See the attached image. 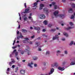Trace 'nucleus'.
I'll use <instances>...</instances> for the list:
<instances>
[{
    "mask_svg": "<svg viewBox=\"0 0 75 75\" xmlns=\"http://www.w3.org/2000/svg\"><path fill=\"white\" fill-rule=\"evenodd\" d=\"M16 47H17V46L12 47V48H13V49H14V48H16Z\"/></svg>",
    "mask_w": 75,
    "mask_h": 75,
    "instance_id": "09e8293b",
    "label": "nucleus"
},
{
    "mask_svg": "<svg viewBox=\"0 0 75 75\" xmlns=\"http://www.w3.org/2000/svg\"><path fill=\"white\" fill-rule=\"evenodd\" d=\"M17 43H19V41L17 40Z\"/></svg>",
    "mask_w": 75,
    "mask_h": 75,
    "instance_id": "69168bd1",
    "label": "nucleus"
},
{
    "mask_svg": "<svg viewBox=\"0 0 75 75\" xmlns=\"http://www.w3.org/2000/svg\"><path fill=\"white\" fill-rule=\"evenodd\" d=\"M14 67H15V65H13L12 66V68H14Z\"/></svg>",
    "mask_w": 75,
    "mask_h": 75,
    "instance_id": "3c124183",
    "label": "nucleus"
},
{
    "mask_svg": "<svg viewBox=\"0 0 75 75\" xmlns=\"http://www.w3.org/2000/svg\"><path fill=\"white\" fill-rule=\"evenodd\" d=\"M65 0H62V1L64 3V2H65Z\"/></svg>",
    "mask_w": 75,
    "mask_h": 75,
    "instance_id": "864d4df0",
    "label": "nucleus"
},
{
    "mask_svg": "<svg viewBox=\"0 0 75 75\" xmlns=\"http://www.w3.org/2000/svg\"><path fill=\"white\" fill-rule=\"evenodd\" d=\"M20 36H19V37H20V38H23V35H22V34H20Z\"/></svg>",
    "mask_w": 75,
    "mask_h": 75,
    "instance_id": "473e14b6",
    "label": "nucleus"
},
{
    "mask_svg": "<svg viewBox=\"0 0 75 75\" xmlns=\"http://www.w3.org/2000/svg\"><path fill=\"white\" fill-rule=\"evenodd\" d=\"M16 50H13V52L12 53V55H13L14 54V53L15 52H16Z\"/></svg>",
    "mask_w": 75,
    "mask_h": 75,
    "instance_id": "b1692460",
    "label": "nucleus"
},
{
    "mask_svg": "<svg viewBox=\"0 0 75 75\" xmlns=\"http://www.w3.org/2000/svg\"><path fill=\"white\" fill-rule=\"evenodd\" d=\"M71 6L73 8H75V4H74V3H72L71 4Z\"/></svg>",
    "mask_w": 75,
    "mask_h": 75,
    "instance_id": "412c9836",
    "label": "nucleus"
},
{
    "mask_svg": "<svg viewBox=\"0 0 75 75\" xmlns=\"http://www.w3.org/2000/svg\"><path fill=\"white\" fill-rule=\"evenodd\" d=\"M71 65H75V62L74 61L72 62L71 64Z\"/></svg>",
    "mask_w": 75,
    "mask_h": 75,
    "instance_id": "6ab92c4d",
    "label": "nucleus"
},
{
    "mask_svg": "<svg viewBox=\"0 0 75 75\" xmlns=\"http://www.w3.org/2000/svg\"><path fill=\"white\" fill-rule=\"evenodd\" d=\"M20 36L19 37H18V36L17 37V39H16L17 40H20Z\"/></svg>",
    "mask_w": 75,
    "mask_h": 75,
    "instance_id": "4c0bfd02",
    "label": "nucleus"
},
{
    "mask_svg": "<svg viewBox=\"0 0 75 75\" xmlns=\"http://www.w3.org/2000/svg\"><path fill=\"white\" fill-rule=\"evenodd\" d=\"M30 16L28 18L30 19H31L32 20V22H33V18H31V16H32V14L31 13H30Z\"/></svg>",
    "mask_w": 75,
    "mask_h": 75,
    "instance_id": "f3484780",
    "label": "nucleus"
},
{
    "mask_svg": "<svg viewBox=\"0 0 75 75\" xmlns=\"http://www.w3.org/2000/svg\"><path fill=\"white\" fill-rule=\"evenodd\" d=\"M74 28V27H69L67 29V30H70V29H72V28Z\"/></svg>",
    "mask_w": 75,
    "mask_h": 75,
    "instance_id": "393cba45",
    "label": "nucleus"
},
{
    "mask_svg": "<svg viewBox=\"0 0 75 75\" xmlns=\"http://www.w3.org/2000/svg\"><path fill=\"white\" fill-rule=\"evenodd\" d=\"M58 38H59V36L58 35H55V37H54L53 38V40H55V39H57L58 40Z\"/></svg>",
    "mask_w": 75,
    "mask_h": 75,
    "instance_id": "7ed1b4c3",
    "label": "nucleus"
},
{
    "mask_svg": "<svg viewBox=\"0 0 75 75\" xmlns=\"http://www.w3.org/2000/svg\"><path fill=\"white\" fill-rule=\"evenodd\" d=\"M44 7V5L42 4H41L40 5V8H39L40 10H42V8Z\"/></svg>",
    "mask_w": 75,
    "mask_h": 75,
    "instance_id": "39448f33",
    "label": "nucleus"
},
{
    "mask_svg": "<svg viewBox=\"0 0 75 75\" xmlns=\"http://www.w3.org/2000/svg\"><path fill=\"white\" fill-rule=\"evenodd\" d=\"M29 44H33V42H30Z\"/></svg>",
    "mask_w": 75,
    "mask_h": 75,
    "instance_id": "5fc2aeb1",
    "label": "nucleus"
},
{
    "mask_svg": "<svg viewBox=\"0 0 75 75\" xmlns=\"http://www.w3.org/2000/svg\"><path fill=\"white\" fill-rule=\"evenodd\" d=\"M30 52H29L28 53V55H30Z\"/></svg>",
    "mask_w": 75,
    "mask_h": 75,
    "instance_id": "4d7b16f0",
    "label": "nucleus"
},
{
    "mask_svg": "<svg viewBox=\"0 0 75 75\" xmlns=\"http://www.w3.org/2000/svg\"><path fill=\"white\" fill-rule=\"evenodd\" d=\"M69 24L71 25H74V23L72 22H70L69 23Z\"/></svg>",
    "mask_w": 75,
    "mask_h": 75,
    "instance_id": "7c9ffc66",
    "label": "nucleus"
},
{
    "mask_svg": "<svg viewBox=\"0 0 75 75\" xmlns=\"http://www.w3.org/2000/svg\"><path fill=\"white\" fill-rule=\"evenodd\" d=\"M72 8H70L68 11L69 13H72Z\"/></svg>",
    "mask_w": 75,
    "mask_h": 75,
    "instance_id": "dca6fc26",
    "label": "nucleus"
},
{
    "mask_svg": "<svg viewBox=\"0 0 75 75\" xmlns=\"http://www.w3.org/2000/svg\"><path fill=\"white\" fill-rule=\"evenodd\" d=\"M18 28V29H20V25H19V26Z\"/></svg>",
    "mask_w": 75,
    "mask_h": 75,
    "instance_id": "49530a36",
    "label": "nucleus"
},
{
    "mask_svg": "<svg viewBox=\"0 0 75 75\" xmlns=\"http://www.w3.org/2000/svg\"><path fill=\"white\" fill-rule=\"evenodd\" d=\"M43 23L45 24V25H47L48 23V21L46 20L45 21L43 22Z\"/></svg>",
    "mask_w": 75,
    "mask_h": 75,
    "instance_id": "a211bd4d",
    "label": "nucleus"
},
{
    "mask_svg": "<svg viewBox=\"0 0 75 75\" xmlns=\"http://www.w3.org/2000/svg\"><path fill=\"white\" fill-rule=\"evenodd\" d=\"M74 44V42L73 41H71V42L70 44H69V45L71 46L72 44Z\"/></svg>",
    "mask_w": 75,
    "mask_h": 75,
    "instance_id": "5701e85b",
    "label": "nucleus"
},
{
    "mask_svg": "<svg viewBox=\"0 0 75 75\" xmlns=\"http://www.w3.org/2000/svg\"><path fill=\"white\" fill-rule=\"evenodd\" d=\"M40 39H41V38H40V37H39L38 38V40H40Z\"/></svg>",
    "mask_w": 75,
    "mask_h": 75,
    "instance_id": "680f3d73",
    "label": "nucleus"
},
{
    "mask_svg": "<svg viewBox=\"0 0 75 75\" xmlns=\"http://www.w3.org/2000/svg\"><path fill=\"white\" fill-rule=\"evenodd\" d=\"M20 72L21 74H23V75L25 74V70H21Z\"/></svg>",
    "mask_w": 75,
    "mask_h": 75,
    "instance_id": "6e6552de",
    "label": "nucleus"
},
{
    "mask_svg": "<svg viewBox=\"0 0 75 75\" xmlns=\"http://www.w3.org/2000/svg\"><path fill=\"white\" fill-rule=\"evenodd\" d=\"M74 16L73 15H72L71 17V19H74Z\"/></svg>",
    "mask_w": 75,
    "mask_h": 75,
    "instance_id": "c9c22d12",
    "label": "nucleus"
},
{
    "mask_svg": "<svg viewBox=\"0 0 75 75\" xmlns=\"http://www.w3.org/2000/svg\"><path fill=\"white\" fill-rule=\"evenodd\" d=\"M22 32H23V33H25V32H27V30L24 29H23L22 30Z\"/></svg>",
    "mask_w": 75,
    "mask_h": 75,
    "instance_id": "4be33fe9",
    "label": "nucleus"
},
{
    "mask_svg": "<svg viewBox=\"0 0 75 75\" xmlns=\"http://www.w3.org/2000/svg\"><path fill=\"white\" fill-rule=\"evenodd\" d=\"M25 40L23 41V42L24 43H25V42H25V41L28 40H29V39L27 38H25Z\"/></svg>",
    "mask_w": 75,
    "mask_h": 75,
    "instance_id": "2eb2a0df",
    "label": "nucleus"
},
{
    "mask_svg": "<svg viewBox=\"0 0 75 75\" xmlns=\"http://www.w3.org/2000/svg\"><path fill=\"white\" fill-rule=\"evenodd\" d=\"M25 51L26 52H27V51H28V50L27 49H25Z\"/></svg>",
    "mask_w": 75,
    "mask_h": 75,
    "instance_id": "13d9d810",
    "label": "nucleus"
},
{
    "mask_svg": "<svg viewBox=\"0 0 75 75\" xmlns=\"http://www.w3.org/2000/svg\"><path fill=\"white\" fill-rule=\"evenodd\" d=\"M34 29L36 30H40V28H39L38 27H34Z\"/></svg>",
    "mask_w": 75,
    "mask_h": 75,
    "instance_id": "ddd939ff",
    "label": "nucleus"
},
{
    "mask_svg": "<svg viewBox=\"0 0 75 75\" xmlns=\"http://www.w3.org/2000/svg\"><path fill=\"white\" fill-rule=\"evenodd\" d=\"M11 62L9 63V65H11V64H13V63H14L15 62V61L14 59H11Z\"/></svg>",
    "mask_w": 75,
    "mask_h": 75,
    "instance_id": "0eeeda50",
    "label": "nucleus"
},
{
    "mask_svg": "<svg viewBox=\"0 0 75 75\" xmlns=\"http://www.w3.org/2000/svg\"><path fill=\"white\" fill-rule=\"evenodd\" d=\"M18 14L19 15V16H20V20H21V15H20V13H18Z\"/></svg>",
    "mask_w": 75,
    "mask_h": 75,
    "instance_id": "f704fd0d",
    "label": "nucleus"
},
{
    "mask_svg": "<svg viewBox=\"0 0 75 75\" xmlns=\"http://www.w3.org/2000/svg\"><path fill=\"white\" fill-rule=\"evenodd\" d=\"M16 71H18V67H16Z\"/></svg>",
    "mask_w": 75,
    "mask_h": 75,
    "instance_id": "8fccbe9b",
    "label": "nucleus"
},
{
    "mask_svg": "<svg viewBox=\"0 0 75 75\" xmlns=\"http://www.w3.org/2000/svg\"><path fill=\"white\" fill-rule=\"evenodd\" d=\"M45 31H46L45 29H43L42 31H43V32H45Z\"/></svg>",
    "mask_w": 75,
    "mask_h": 75,
    "instance_id": "de8ad7c7",
    "label": "nucleus"
},
{
    "mask_svg": "<svg viewBox=\"0 0 75 75\" xmlns=\"http://www.w3.org/2000/svg\"><path fill=\"white\" fill-rule=\"evenodd\" d=\"M10 71V69L9 68H8L7 71Z\"/></svg>",
    "mask_w": 75,
    "mask_h": 75,
    "instance_id": "603ef678",
    "label": "nucleus"
},
{
    "mask_svg": "<svg viewBox=\"0 0 75 75\" xmlns=\"http://www.w3.org/2000/svg\"><path fill=\"white\" fill-rule=\"evenodd\" d=\"M18 47H20V45H18Z\"/></svg>",
    "mask_w": 75,
    "mask_h": 75,
    "instance_id": "e2e57ef3",
    "label": "nucleus"
},
{
    "mask_svg": "<svg viewBox=\"0 0 75 75\" xmlns=\"http://www.w3.org/2000/svg\"><path fill=\"white\" fill-rule=\"evenodd\" d=\"M52 26V24H49V25H48V26L49 27H51Z\"/></svg>",
    "mask_w": 75,
    "mask_h": 75,
    "instance_id": "a19ab883",
    "label": "nucleus"
},
{
    "mask_svg": "<svg viewBox=\"0 0 75 75\" xmlns=\"http://www.w3.org/2000/svg\"><path fill=\"white\" fill-rule=\"evenodd\" d=\"M33 62H31L30 64L29 63L28 64V66H29V67H30V68H33V66H31V65H33Z\"/></svg>",
    "mask_w": 75,
    "mask_h": 75,
    "instance_id": "f8f14e48",
    "label": "nucleus"
},
{
    "mask_svg": "<svg viewBox=\"0 0 75 75\" xmlns=\"http://www.w3.org/2000/svg\"><path fill=\"white\" fill-rule=\"evenodd\" d=\"M49 54H50V52L48 51H47L46 52V54L48 55Z\"/></svg>",
    "mask_w": 75,
    "mask_h": 75,
    "instance_id": "cd10ccee",
    "label": "nucleus"
},
{
    "mask_svg": "<svg viewBox=\"0 0 75 75\" xmlns=\"http://www.w3.org/2000/svg\"><path fill=\"white\" fill-rule=\"evenodd\" d=\"M40 18H45V15H44L42 14L40 16Z\"/></svg>",
    "mask_w": 75,
    "mask_h": 75,
    "instance_id": "1a4fd4ad",
    "label": "nucleus"
},
{
    "mask_svg": "<svg viewBox=\"0 0 75 75\" xmlns=\"http://www.w3.org/2000/svg\"><path fill=\"white\" fill-rule=\"evenodd\" d=\"M19 31H17L16 32L17 36H18V34H19Z\"/></svg>",
    "mask_w": 75,
    "mask_h": 75,
    "instance_id": "e433bc0d",
    "label": "nucleus"
},
{
    "mask_svg": "<svg viewBox=\"0 0 75 75\" xmlns=\"http://www.w3.org/2000/svg\"><path fill=\"white\" fill-rule=\"evenodd\" d=\"M38 50L39 51H41V48H39Z\"/></svg>",
    "mask_w": 75,
    "mask_h": 75,
    "instance_id": "bf43d9fd",
    "label": "nucleus"
},
{
    "mask_svg": "<svg viewBox=\"0 0 75 75\" xmlns=\"http://www.w3.org/2000/svg\"><path fill=\"white\" fill-rule=\"evenodd\" d=\"M52 5H54V4H55V2H52Z\"/></svg>",
    "mask_w": 75,
    "mask_h": 75,
    "instance_id": "a18cd8bd",
    "label": "nucleus"
},
{
    "mask_svg": "<svg viewBox=\"0 0 75 75\" xmlns=\"http://www.w3.org/2000/svg\"><path fill=\"white\" fill-rule=\"evenodd\" d=\"M73 61H75V58H73Z\"/></svg>",
    "mask_w": 75,
    "mask_h": 75,
    "instance_id": "6e6d98bb",
    "label": "nucleus"
},
{
    "mask_svg": "<svg viewBox=\"0 0 75 75\" xmlns=\"http://www.w3.org/2000/svg\"><path fill=\"white\" fill-rule=\"evenodd\" d=\"M33 58L34 60H37L38 59V57H33Z\"/></svg>",
    "mask_w": 75,
    "mask_h": 75,
    "instance_id": "aec40b11",
    "label": "nucleus"
},
{
    "mask_svg": "<svg viewBox=\"0 0 75 75\" xmlns=\"http://www.w3.org/2000/svg\"><path fill=\"white\" fill-rule=\"evenodd\" d=\"M58 69H59V70H60V71H64V70L65 69L64 67H59L58 68Z\"/></svg>",
    "mask_w": 75,
    "mask_h": 75,
    "instance_id": "423d86ee",
    "label": "nucleus"
},
{
    "mask_svg": "<svg viewBox=\"0 0 75 75\" xmlns=\"http://www.w3.org/2000/svg\"><path fill=\"white\" fill-rule=\"evenodd\" d=\"M57 7H58V6H57L56 5H54V9H57Z\"/></svg>",
    "mask_w": 75,
    "mask_h": 75,
    "instance_id": "bb28decb",
    "label": "nucleus"
},
{
    "mask_svg": "<svg viewBox=\"0 0 75 75\" xmlns=\"http://www.w3.org/2000/svg\"><path fill=\"white\" fill-rule=\"evenodd\" d=\"M35 37V36H34V35H33V36H31V38H34V37Z\"/></svg>",
    "mask_w": 75,
    "mask_h": 75,
    "instance_id": "79ce46f5",
    "label": "nucleus"
},
{
    "mask_svg": "<svg viewBox=\"0 0 75 75\" xmlns=\"http://www.w3.org/2000/svg\"><path fill=\"white\" fill-rule=\"evenodd\" d=\"M30 29H33V28L32 27H30Z\"/></svg>",
    "mask_w": 75,
    "mask_h": 75,
    "instance_id": "774afa93",
    "label": "nucleus"
},
{
    "mask_svg": "<svg viewBox=\"0 0 75 75\" xmlns=\"http://www.w3.org/2000/svg\"><path fill=\"white\" fill-rule=\"evenodd\" d=\"M61 52V51L58 50L57 51V55H58V54H59V53H60Z\"/></svg>",
    "mask_w": 75,
    "mask_h": 75,
    "instance_id": "c756f323",
    "label": "nucleus"
},
{
    "mask_svg": "<svg viewBox=\"0 0 75 75\" xmlns=\"http://www.w3.org/2000/svg\"><path fill=\"white\" fill-rule=\"evenodd\" d=\"M40 44V42H36L35 43V45H37L36 47H38Z\"/></svg>",
    "mask_w": 75,
    "mask_h": 75,
    "instance_id": "9b49d317",
    "label": "nucleus"
},
{
    "mask_svg": "<svg viewBox=\"0 0 75 75\" xmlns=\"http://www.w3.org/2000/svg\"><path fill=\"white\" fill-rule=\"evenodd\" d=\"M51 31H55V29H51Z\"/></svg>",
    "mask_w": 75,
    "mask_h": 75,
    "instance_id": "58836bf2",
    "label": "nucleus"
},
{
    "mask_svg": "<svg viewBox=\"0 0 75 75\" xmlns=\"http://www.w3.org/2000/svg\"><path fill=\"white\" fill-rule=\"evenodd\" d=\"M34 66L35 67H36L37 66V65L36 64H35L34 65Z\"/></svg>",
    "mask_w": 75,
    "mask_h": 75,
    "instance_id": "c03bdc74",
    "label": "nucleus"
},
{
    "mask_svg": "<svg viewBox=\"0 0 75 75\" xmlns=\"http://www.w3.org/2000/svg\"><path fill=\"white\" fill-rule=\"evenodd\" d=\"M6 74H9V72H6Z\"/></svg>",
    "mask_w": 75,
    "mask_h": 75,
    "instance_id": "338daca9",
    "label": "nucleus"
},
{
    "mask_svg": "<svg viewBox=\"0 0 75 75\" xmlns=\"http://www.w3.org/2000/svg\"><path fill=\"white\" fill-rule=\"evenodd\" d=\"M16 58L18 60V59H19V57H17Z\"/></svg>",
    "mask_w": 75,
    "mask_h": 75,
    "instance_id": "0e129e2a",
    "label": "nucleus"
},
{
    "mask_svg": "<svg viewBox=\"0 0 75 75\" xmlns=\"http://www.w3.org/2000/svg\"><path fill=\"white\" fill-rule=\"evenodd\" d=\"M15 54L16 55V56H17V55H18V52H16L15 53Z\"/></svg>",
    "mask_w": 75,
    "mask_h": 75,
    "instance_id": "2f4dec72",
    "label": "nucleus"
},
{
    "mask_svg": "<svg viewBox=\"0 0 75 75\" xmlns=\"http://www.w3.org/2000/svg\"><path fill=\"white\" fill-rule=\"evenodd\" d=\"M24 6L25 7V8H27V5H26V3L24 4Z\"/></svg>",
    "mask_w": 75,
    "mask_h": 75,
    "instance_id": "ea45409f",
    "label": "nucleus"
},
{
    "mask_svg": "<svg viewBox=\"0 0 75 75\" xmlns=\"http://www.w3.org/2000/svg\"><path fill=\"white\" fill-rule=\"evenodd\" d=\"M29 10L30 9H29L27 8L25 9V11L24 12V13H29Z\"/></svg>",
    "mask_w": 75,
    "mask_h": 75,
    "instance_id": "9d476101",
    "label": "nucleus"
},
{
    "mask_svg": "<svg viewBox=\"0 0 75 75\" xmlns=\"http://www.w3.org/2000/svg\"><path fill=\"white\" fill-rule=\"evenodd\" d=\"M24 21H27L28 20L27 18V17H25L24 18Z\"/></svg>",
    "mask_w": 75,
    "mask_h": 75,
    "instance_id": "a878e982",
    "label": "nucleus"
},
{
    "mask_svg": "<svg viewBox=\"0 0 75 75\" xmlns=\"http://www.w3.org/2000/svg\"><path fill=\"white\" fill-rule=\"evenodd\" d=\"M63 34L65 35V36H66V37H68L69 35H68V33H67L65 32H64L63 33Z\"/></svg>",
    "mask_w": 75,
    "mask_h": 75,
    "instance_id": "4468645a",
    "label": "nucleus"
},
{
    "mask_svg": "<svg viewBox=\"0 0 75 75\" xmlns=\"http://www.w3.org/2000/svg\"><path fill=\"white\" fill-rule=\"evenodd\" d=\"M64 54H68V52L67 51V50H65L64 51Z\"/></svg>",
    "mask_w": 75,
    "mask_h": 75,
    "instance_id": "72a5a7b5",
    "label": "nucleus"
},
{
    "mask_svg": "<svg viewBox=\"0 0 75 75\" xmlns=\"http://www.w3.org/2000/svg\"><path fill=\"white\" fill-rule=\"evenodd\" d=\"M25 60H24L22 61V62H25Z\"/></svg>",
    "mask_w": 75,
    "mask_h": 75,
    "instance_id": "052dcab7",
    "label": "nucleus"
},
{
    "mask_svg": "<svg viewBox=\"0 0 75 75\" xmlns=\"http://www.w3.org/2000/svg\"><path fill=\"white\" fill-rule=\"evenodd\" d=\"M53 14L55 17H59L61 18H64V15L62 14L58 15V11H55Z\"/></svg>",
    "mask_w": 75,
    "mask_h": 75,
    "instance_id": "f257e3e1",
    "label": "nucleus"
},
{
    "mask_svg": "<svg viewBox=\"0 0 75 75\" xmlns=\"http://www.w3.org/2000/svg\"><path fill=\"white\" fill-rule=\"evenodd\" d=\"M21 51V54H24V52H23V50L22 51H21V50H18V51Z\"/></svg>",
    "mask_w": 75,
    "mask_h": 75,
    "instance_id": "c85d7f7f",
    "label": "nucleus"
},
{
    "mask_svg": "<svg viewBox=\"0 0 75 75\" xmlns=\"http://www.w3.org/2000/svg\"><path fill=\"white\" fill-rule=\"evenodd\" d=\"M37 4H38L37 2H35L34 4V6L32 8L33 10L36 9L37 7Z\"/></svg>",
    "mask_w": 75,
    "mask_h": 75,
    "instance_id": "f03ea898",
    "label": "nucleus"
},
{
    "mask_svg": "<svg viewBox=\"0 0 75 75\" xmlns=\"http://www.w3.org/2000/svg\"><path fill=\"white\" fill-rule=\"evenodd\" d=\"M62 41H65V38H62Z\"/></svg>",
    "mask_w": 75,
    "mask_h": 75,
    "instance_id": "37998d69",
    "label": "nucleus"
},
{
    "mask_svg": "<svg viewBox=\"0 0 75 75\" xmlns=\"http://www.w3.org/2000/svg\"><path fill=\"white\" fill-rule=\"evenodd\" d=\"M58 65V64L56 62L54 64H52V67H55V66L57 67Z\"/></svg>",
    "mask_w": 75,
    "mask_h": 75,
    "instance_id": "20e7f679",
    "label": "nucleus"
}]
</instances>
